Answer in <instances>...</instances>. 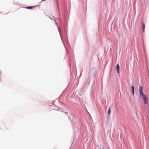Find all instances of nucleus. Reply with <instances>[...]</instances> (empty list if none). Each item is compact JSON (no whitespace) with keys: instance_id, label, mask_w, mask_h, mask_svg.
<instances>
[{"instance_id":"nucleus-1","label":"nucleus","mask_w":149,"mask_h":149,"mask_svg":"<svg viewBox=\"0 0 149 149\" xmlns=\"http://www.w3.org/2000/svg\"><path fill=\"white\" fill-rule=\"evenodd\" d=\"M139 92L140 96L142 97L144 103L146 104L148 102V100L146 98V96L144 94L143 92V88L141 86L139 87Z\"/></svg>"},{"instance_id":"nucleus-2","label":"nucleus","mask_w":149,"mask_h":149,"mask_svg":"<svg viewBox=\"0 0 149 149\" xmlns=\"http://www.w3.org/2000/svg\"><path fill=\"white\" fill-rule=\"evenodd\" d=\"M116 69L118 74H119V66L118 64H117Z\"/></svg>"},{"instance_id":"nucleus-3","label":"nucleus","mask_w":149,"mask_h":149,"mask_svg":"<svg viewBox=\"0 0 149 149\" xmlns=\"http://www.w3.org/2000/svg\"><path fill=\"white\" fill-rule=\"evenodd\" d=\"M131 88H132V94L133 95L134 93V86L133 84L132 85Z\"/></svg>"},{"instance_id":"nucleus-4","label":"nucleus","mask_w":149,"mask_h":149,"mask_svg":"<svg viewBox=\"0 0 149 149\" xmlns=\"http://www.w3.org/2000/svg\"><path fill=\"white\" fill-rule=\"evenodd\" d=\"M142 28L143 32L145 31V24L144 23L142 24Z\"/></svg>"},{"instance_id":"nucleus-5","label":"nucleus","mask_w":149,"mask_h":149,"mask_svg":"<svg viewBox=\"0 0 149 149\" xmlns=\"http://www.w3.org/2000/svg\"><path fill=\"white\" fill-rule=\"evenodd\" d=\"M34 7V6H29L26 8L29 9H31Z\"/></svg>"},{"instance_id":"nucleus-6","label":"nucleus","mask_w":149,"mask_h":149,"mask_svg":"<svg viewBox=\"0 0 149 149\" xmlns=\"http://www.w3.org/2000/svg\"><path fill=\"white\" fill-rule=\"evenodd\" d=\"M110 113H111V110H110V107L108 110V115H110Z\"/></svg>"},{"instance_id":"nucleus-7","label":"nucleus","mask_w":149,"mask_h":149,"mask_svg":"<svg viewBox=\"0 0 149 149\" xmlns=\"http://www.w3.org/2000/svg\"><path fill=\"white\" fill-rule=\"evenodd\" d=\"M46 0H43V1H45Z\"/></svg>"}]
</instances>
